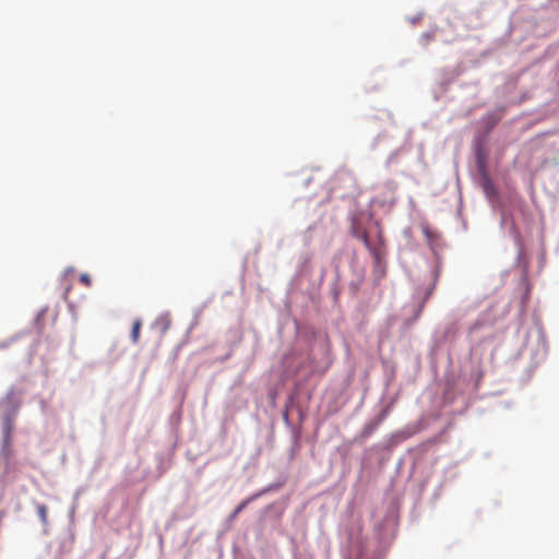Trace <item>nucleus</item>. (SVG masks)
<instances>
[{
  "instance_id": "nucleus-1",
  "label": "nucleus",
  "mask_w": 559,
  "mask_h": 559,
  "mask_svg": "<svg viewBox=\"0 0 559 559\" xmlns=\"http://www.w3.org/2000/svg\"><path fill=\"white\" fill-rule=\"evenodd\" d=\"M141 325H142V323L140 320H135L133 323L132 331H131V340L133 343H138V341H139Z\"/></svg>"
},
{
  "instance_id": "nucleus-2",
  "label": "nucleus",
  "mask_w": 559,
  "mask_h": 559,
  "mask_svg": "<svg viewBox=\"0 0 559 559\" xmlns=\"http://www.w3.org/2000/svg\"><path fill=\"white\" fill-rule=\"evenodd\" d=\"M252 500V498H248L243 501H241L237 508L233 511L230 514V519L234 520L238 516V514L248 506V503Z\"/></svg>"
},
{
  "instance_id": "nucleus-3",
  "label": "nucleus",
  "mask_w": 559,
  "mask_h": 559,
  "mask_svg": "<svg viewBox=\"0 0 559 559\" xmlns=\"http://www.w3.org/2000/svg\"><path fill=\"white\" fill-rule=\"evenodd\" d=\"M354 236L359 238L364 245L367 247V248H370V240H369V236L367 234L366 230H362V231H358V230H355L354 231Z\"/></svg>"
},
{
  "instance_id": "nucleus-4",
  "label": "nucleus",
  "mask_w": 559,
  "mask_h": 559,
  "mask_svg": "<svg viewBox=\"0 0 559 559\" xmlns=\"http://www.w3.org/2000/svg\"><path fill=\"white\" fill-rule=\"evenodd\" d=\"M354 236L359 238L364 245L367 247V248H370V240H369V236L367 234L366 230H362V231H358V230H355L354 231Z\"/></svg>"
},
{
  "instance_id": "nucleus-5",
  "label": "nucleus",
  "mask_w": 559,
  "mask_h": 559,
  "mask_svg": "<svg viewBox=\"0 0 559 559\" xmlns=\"http://www.w3.org/2000/svg\"><path fill=\"white\" fill-rule=\"evenodd\" d=\"M37 513L43 523H47V507L45 504L37 506Z\"/></svg>"
},
{
  "instance_id": "nucleus-6",
  "label": "nucleus",
  "mask_w": 559,
  "mask_h": 559,
  "mask_svg": "<svg viewBox=\"0 0 559 559\" xmlns=\"http://www.w3.org/2000/svg\"><path fill=\"white\" fill-rule=\"evenodd\" d=\"M80 282L83 283L85 286H91V278L87 274H82L80 276Z\"/></svg>"
}]
</instances>
